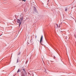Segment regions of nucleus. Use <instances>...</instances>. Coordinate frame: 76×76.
Masks as SVG:
<instances>
[{"mask_svg":"<svg viewBox=\"0 0 76 76\" xmlns=\"http://www.w3.org/2000/svg\"><path fill=\"white\" fill-rule=\"evenodd\" d=\"M56 26H57V28H58V24H56Z\"/></svg>","mask_w":76,"mask_h":76,"instance_id":"obj_9","label":"nucleus"},{"mask_svg":"<svg viewBox=\"0 0 76 76\" xmlns=\"http://www.w3.org/2000/svg\"><path fill=\"white\" fill-rule=\"evenodd\" d=\"M17 23H19V19H18L17 20Z\"/></svg>","mask_w":76,"mask_h":76,"instance_id":"obj_7","label":"nucleus"},{"mask_svg":"<svg viewBox=\"0 0 76 76\" xmlns=\"http://www.w3.org/2000/svg\"><path fill=\"white\" fill-rule=\"evenodd\" d=\"M32 42H31V40H30V42H28L27 43V45H28V44H31V43Z\"/></svg>","mask_w":76,"mask_h":76,"instance_id":"obj_5","label":"nucleus"},{"mask_svg":"<svg viewBox=\"0 0 76 76\" xmlns=\"http://www.w3.org/2000/svg\"><path fill=\"white\" fill-rule=\"evenodd\" d=\"M19 72V69H18V71H17V73H18V72Z\"/></svg>","mask_w":76,"mask_h":76,"instance_id":"obj_8","label":"nucleus"},{"mask_svg":"<svg viewBox=\"0 0 76 76\" xmlns=\"http://www.w3.org/2000/svg\"><path fill=\"white\" fill-rule=\"evenodd\" d=\"M66 39H67V37H65Z\"/></svg>","mask_w":76,"mask_h":76,"instance_id":"obj_14","label":"nucleus"},{"mask_svg":"<svg viewBox=\"0 0 76 76\" xmlns=\"http://www.w3.org/2000/svg\"><path fill=\"white\" fill-rule=\"evenodd\" d=\"M36 38H37V36H36Z\"/></svg>","mask_w":76,"mask_h":76,"instance_id":"obj_16","label":"nucleus"},{"mask_svg":"<svg viewBox=\"0 0 76 76\" xmlns=\"http://www.w3.org/2000/svg\"><path fill=\"white\" fill-rule=\"evenodd\" d=\"M23 0V1H26V0Z\"/></svg>","mask_w":76,"mask_h":76,"instance_id":"obj_10","label":"nucleus"},{"mask_svg":"<svg viewBox=\"0 0 76 76\" xmlns=\"http://www.w3.org/2000/svg\"><path fill=\"white\" fill-rule=\"evenodd\" d=\"M17 63H18V60H17Z\"/></svg>","mask_w":76,"mask_h":76,"instance_id":"obj_15","label":"nucleus"},{"mask_svg":"<svg viewBox=\"0 0 76 76\" xmlns=\"http://www.w3.org/2000/svg\"><path fill=\"white\" fill-rule=\"evenodd\" d=\"M54 58L55 59L56 58V57L54 56Z\"/></svg>","mask_w":76,"mask_h":76,"instance_id":"obj_11","label":"nucleus"},{"mask_svg":"<svg viewBox=\"0 0 76 76\" xmlns=\"http://www.w3.org/2000/svg\"><path fill=\"white\" fill-rule=\"evenodd\" d=\"M19 54H20V53Z\"/></svg>","mask_w":76,"mask_h":76,"instance_id":"obj_17","label":"nucleus"},{"mask_svg":"<svg viewBox=\"0 0 76 76\" xmlns=\"http://www.w3.org/2000/svg\"><path fill=\"white\" fill-rule=\"evenodd\" d=\"M34 10L35 12H37V9L35 7H34Z\"/></svg>","mask_w":76,"mask_h":76,"instance_id":"obj_4","label":"nucleus"},{"mask_svg":"<svg viewBox=\"0 0 76 76\" xmlns=\"http://www.w3.org/2000/svg\"><path fill=\"white\" fill-rule=\"evenodd\" d=\"M43 38V36H42L40 40V43L41 44H42V42Z\"/></svg>","mask_w":76,"mask_h":76,"instance_id":"obj_3","label":"nucleus"},{"mask_svg":"<svg viewBox=\"0 0 76 76\" xmlns=\"http://www.w3.org/2000/svg\"><path fill=\"white\" fill-rule=\"evenodd\" d=\"M20 20H19V26H20V25L22 24V20H23V17H20Z\"/></svg>","mask_w":76,"mask_h":76,"instance_id":"obj_2","label":"nucleus"},{"mask_svg":"<svg viewBox=\"0 0 76 76\" xmlns=\"http://www.w3.org/2000/svg\"><path fill=\"white\" fill-rule=\"evenodd\" d=\"M21 76H26V72L25 71V69L24 68L23 69V72H21Z\"/></svg>","mask_w":76,"mask_h":76,"instance_id":"obj_1","label":"nucleus"},{"mask_svg":"<svg viewBox=\"0 0 76 76\" xmlns=\"http://www.w3.org/2000/svg\"><path fill=\"white\" fill-rule=\"evenodd\" d=\"M16 75V74H15V75H14L13 76H15Z\"/></svg>","mask_w":76,"mask_h":76,"instance_id":"obj_12","label":"nucleus"},{"mask_svg":"<svg viewBox=\"0 0 76 76\" xmlns=\"http://www.w3.org/2000/svg\"><path fill=\"white\" fill-rule=\"evenodd\" d=\"M60 25H59V28H60Z\"/></svg>","mask_w":76,"mask_h":76,"instance_id":"obj_13","label":"nucleus"},{"mask_svg":"<svg viewBox=\"0 0 76 76\" xmlns=\"http://www.w3.org/2000/svg\"><path fill=\"white\" fill-rule=\"evenodd\" d=\"M65 12H67V10H68V9L67 7L65 8Z\"/></svg>","mask_w":76,"mask_h":76,"instance_id":"obj_6","label":"nucleus"}]
</instances>
